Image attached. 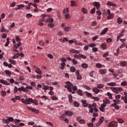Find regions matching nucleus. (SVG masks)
Returning <instances> with one entry per match:
<instances>
[{"mask_svg": "<svg viewBox=\"0 0 127 127\" xmlns=\"http://www.w3.org/2000/svg\"><path fill=\"white\" fill-rule=\"evenodd\" d=\"M43 16V17L42 18V19L39 20V25H40V26H43V24H44V23H43V21H45L46 23H47V22H49V23H52V22L54 21V20L52 18L47 19L45 20V17H47V15L45 14H44Z\"/></svg>", "mask_w": 127, "mask_h": 127, "instance_id": "obj_1", "label": "nucleus"}, {"mask_svg": "<svg viewBox=\"0 0 127 127\" xmlns=\"http://www.w3.org/2000/svg\"><path fill=\"white\" fill-rule=\"evenodd\" d=\"M21 102L25 105H31V102H32V98H26L25 100H24V99H22Z\"/></svg>", "mask_w": 127, "mask_h": 127, "instance_id": "obj_2", "label": "nucleus"}, {"mask_svg": "<svg viewBox=\"0 0 127 127\" xmlns=\"http://www.w3.org/2000/svg\"><path fill=\"white\" fill-rule=\"evenodd\" d=\"M65 84H66V85L64 86V88L68 89V92H72L73 84L71 83L70 81L66 82Z\"/></svg>", "mask_w": 127, "mask_h": 127, "instance_id": "obj_3", "label": "nucleus"}, {"mask_svg": "<svg viewBox=\"0 0 127 127\" xmlns=\"http://www.w3.org/2000/svg\"><path fill=\"white\" fill-rule=\"evenodd\" d=\"M111 90L116 94H119L121 91H123L122 87H111Z\"/></svg>", "mask_w": 127, "mask_h": 127, "instance_id": "obj_4", "label": "nucleus"}, {"mask_svg": "<svg viewBox=\"0 0 127 127\" xmlns=\"http://www.w3.org/2000/svg\"><path fill=\"white\" fill-rule=\"evenodd\" d=\"M118 127V123L112 122L109 124V127Z\"/></svg>", "mask_w": 127, "mask_h": 127, "instance_id": "obj_5", "label": "nucleus"}, {"mask_svg": "<svg viewBox=\"0 0 127 127\" xmlns=\"http://www.w3.org/2000/svg\"><path fill=\"white\" fill-rule=\"evenodd\" d=\"M93 5H94L95 7L97 8V9L99 10L100 8L101 5L100 4L99 2H94L93 3Z\"/></svg>", "mask_w": 127, "mask_h": 127, "instance_id": "obj_6", "label": "nucleus"}, {"mask_svg": "<svg viewBox=\"0 0 127 127\" xmlns=\"http://www.w3.org/2000/svg\"><path fill=\"white\" fill-rule=\"evenodd\" d=\"M69 52H70V53H74L75 54H79V53H80V52H79V51L76 50L74 49L69 50Z\"/></svg>", "mask_w": 127, "mask_h": 127, "instance_id": "obj_7", "label": "nucleus"}, {"mask_svg": "<svg viewBox=\"0 0 127 127\" xmlns=\"http://www.w3.org/2000/svg\"><path fill=\"white\" fill-rule=\"evenodd\" d=\"M65 116H68V117H72L73 116V113L71 111H66L64 113Z\"/></svg>", "mask_w": 127, "mask_h": 127, "instance_id": "obj_8", "label": "nucleus"}, {"mask_svg": "<svg viewBox=\"0 0 127 127\" xmlns=\"http://www.w3.org/2000/svg\"><path fill=\"white\" fill-rule=\"evenodd\" d=\"M81 102L82 103L83 107H84V108H87V107H88L89 105V104H88L87 103V101L86 100H82Z\"/></svg>", "mask_w": 127, "mask_h": 127, "instance_id": "obj_9", "label": "nucleus"}, {"mask_svg": "<svg viewBox=\"0 0 127 127\" xmlns=\"http://www.w3.org/2000/svg\"><path fill=\"white\" fill-rule=\"evenodd\" d=\"M107 5H110L111 6H115V7H116L117 4L114 3L111 1H109L107 2Z\"/></svg>", "mask_w": 127, "mask_h": 127, "instance_id": "obj_10", "label": "nucleus"}, {"mask_svg": "<svg viewBox=\"0 0 127 127\" xmlns=\"http://www.w3.org/2000/svg\"><path fill=\"white\" fill-rule=\"evenodd\" d=\"M127 63L125 61H123L120 63L121 66H122L123 67H126V66H127Z\"/></svg>", "mask_w": 127, "mask_h": 127, "instance_id": "obj_11", "label": "nucleus"}, {"mask_svg": "<svg viewBox=\"0 0 127 127\" xmlns=\"http://www.w3.org/2000/svg\"><path fill=\"white\" fill-rule=\"evenodd\" d=\"M103 103L105 105H109V104H110V100L109 99H108V98H105L103 100Z\"/></svg>", "mask_w": 127, "mask_h": 127, "instance_id": "obj_12", "label": "nucleus"}, {"mask_svg": "<svg viewBox=\"0 0 127 127\" xmlns=\"http://www.w3.org/2000/svg\"><path fill=\"white\" fill-rule=\"evenodd\" d=\"M28 109H29L30 111H32L33 113H35V114H38V111L35 109H33L32 108H31L30 107H28Z\"/></svg>", "mask_w": 127, "mask_h": 127, "instance_id": "obj_13", "label": "nucleus"}, {"mask_svg": "<svg viewBox=\"0 0 127 127\" xmlns=\"http://www.w3.org/2000/svg\"><path fill=\"white\" fill-rule=\"evenodd\" d=\"M81 11L85 14H87L88 13V9H86L85 7L82 8Z\"/></svg>", "mask_w": 127, "mask_h": 127, "instance_id": "obj_14", "label": "nucleus"}, {"mask_svg": "<svg viewBox=\"0 0 127 127\" xmlns=\"http://www.w3.org/2000/svg\"><path fill=\"white\" fill-rule=\"evenodd\" d=\"M108 28H105L103 31L100 33L101 35H104V34H106L107 33V32L108 31Z\"/></svg>", "mask_w": 127, "mask_h": 127, "instance_id": "obj_15", "label": "nucleus"}, {"mask_svg": "<svg viewBox=\"0 0 127 127\" xmlns=\"http://www.w3.org/2000/svg\"><path fill=\"white\" fill-rule=\"evenodd\" d=\"M92 91L95 94H98V93L100 92V90L98 89H97V88H93L92 89Z\"/></svg>", "mask_w": 127, "mask_h": 127, "instance_id": "obj_16", "label": "nucleus"}, {"mask_svg": "<svg viewBox=\"0 0 127 127\" xmlns=\"http://www.w3.org/2000/svg\"><path fill=\"white\" fill-rule=\"evenodd\" d=\"M0 83H1V84H3L4 85H8L10 84L9 83L7 82V81L3 80H1Z\"/></svg>", "mask_w": 127, "mask_h": 127, "instance_id": "obj_17", "label": "nucleus"}, {"mask_svg": "<svg viewBox=\"0 0 127 127\" xmlns=\"http://www.w3.org/2000/svg\"><path fill=\"white\" fill-rule=\"evenodd\" d=\"M68 100L69 103H72V102H73V97H72V95H68Z\"/></svg>", "mask_w": 127, "mask_h": 127, "instance_id": "obj_18", "label": "nucleus"}, {"mask_svg": "<svg viewBox=\"0 0 127 127\" xmlns=\"http://www.w3.org/2000/svg\"><path fill=\"white\" fill-rule=\"evenodd\" d=\"M70 29H71V28L69 27H65L64 28V30L65 32H68V31H69Z\"/></svg>", "mask_w": 127, "mask_h": 127, "instance_id": "obj_19", "label": "nucleus"}, {"mask_svg": "<svg viewBox=\"0 0 127 127\" xmlns=\"http://www.w3.org/2000/svg\"><path fill=\"white\" fill-rule=\"evenodd\" d=\"M121 98L124 100L125 104H127V96H122Z\"/></svg>", "mask_w": 127, "mask_h": 127, "instance_id": "obj_20", "label": "nucleus"}, {"mask_svg": "<svg viewBox=\"0 0 127 127\" xmlns=\"http://www.w3.org/2000/svg\"><path fill=\"white\" fill-rule=\"evenodd\" d=\"M117 21L119 24L123 23V20L122 19V18H121V17H118V18L117 19Z\"/></svg>", "mask_w": 127, "mask_h": 127, "instance_id": "obj_21", "label": "nucleus"}, {"mask_svg": "<svg viewBox=\"0 0 127 127\" xmlns=\"http://www.w3.org/2000/svg\"><path fill=\"white\" fill-rule=\"evenodd\" d=\"M113 17H114L113 13L109 14V15L107 16V19H112Z\"/></svg>", "mask_w": 127, "mask_h": 127, "instance_id": "obj_22", "label": "nucleus"}, {"mask_svg": "<svg viewBox=\"0 0 127 127\" xmlns=\"http://www.w3.org/2000/svg\"><path fill=\"white\" fill-rule=\"evenodd\" d=\"M2 123L3 124H6L7 125L9 124V122H8V119H2Z\"/></svg>", "mask_w": 127, "mask_h": 127, "instance_id": "obj_23", "label": "nucleus"}, {"mask_svg": "<svg viewBox=\"0 0 127 127\" xmlns=\"http://www.w3.org/2000/svg\"><path fill=\"white\" fill-rule=\"evenodd\" d=\"M100 72L102 75H104L107 73V70H106V69H101Z\"/></svg>", "mask_w": 127, "mask_h": 127, "instance_id": "obj_24", "label": "nucleus"}, {"mask_svg": "<svg viewBox=\"0 0 127 127\" xmlns=\"http://www.w3.org/2000/svg\"><path fill=\"white\" fill-rule=\"evenodd\" d=\"M107 86H116V82H111V83H107Z\"/></svg>", "mask_w": 127, "mask_h": 127, "instance_id": "obj_25", "label": "nucleus"}, {"mask_svg": "<svg viewBox=\"0 0 127 127\" xmlns=\"http://www.w3.org/2000/svg\"><path fill=\"white\" fill-rule=\"evenodd\" d=\"M35 72L37 73V74H41L42 72L40 70V68L37 67L36 69Z\"/></svg>", "mask_w": 127, "mask_h": 127, "instance_id": "obj_26", "label": "nucleus"}, {"mask_svg": "<svg viewBox=\"0 0 127 127\" xmlns=\"http://www.w3.org/2000/svg\"><path fill=\"white\" fill-rule=\"evenodd\" d=\"M83 87L84 88V89H86V90H91V87L86 85H83Z\"/></svg>", "mask_w": 127, "mask_h": 127, "instance_id": "obj_27", "label": "nucleus"}, {"mask_svg": "<svg viewBox=\"0 0 127 127\" xmlns=\"http://www.w3.org/2000/svg\"><path fill=\"white\" fill-rule=\"evenodd\" d=\"M9 62H10V63H11V64H12L13 65H15V64H16V63L15 62V61L11 59H10L9 60Z\"/></svg>", "mask_w": 127, "mask_h": 127, "instance_id": "obj_28", "label": "nucleus"}, {"mask_svg": "<svg viewBox=\"0 0 127 127\" xmlns=\"http://www.w3.org/2000/svg\"><path fill=\"white\" fill-rule=\"evenodd\" d=\"M97 88H98V89H103V88H104V84H98Z\"/></svg>", "mask_w": 127, "mask_h": 127, "instance_id": "obj_29", "label": "nucleus"}, {"mask_svg": "<svg viewBox=\"0 0 127 127\" xmlns=\"http://www.w3.org/2000/svg\"><path fill=\"white\" fill-rule=\"evenodd\" d=\"M31 103H33V104H34V105H36V106H37V105H38V103L37 102V101H36V100H34L32 99V102Z\"/></svg>", "mask_w": 127, "mask_h": 127, "instance_id": "obj_30", "label": "nucleus"}, {"mask_svg": "<svg viewBox=\"0 0 127 127\" xmlns=\"http://www.w3.org/2000/svg\"><path fill=\"white\" fill-rule=\"evenodd\" d=\"M101 47H102V48L103 49H106V48H107V45L104 43L102 44L101 45Z\"/></svg>", "mask_w": 127, "mask_h": 127, "instance_id": "obj_31", "label": "nucleus"}, {"mask_svg": "<svg viewBox=\"0 0 127 127\" xmlns=\"http://www.w3.org/2000/svg\"><path fill=\"white\" fill-rule=\"evenodd\" d=\"M5 73L6 75H8V76H10V75H11V72H10V71L9 70H5Z\"/></svg>", "mask_w": 127, "mask_h": 127, "instance_id": "obj_32", "label": "nucleus"}, {"mask_svg": "<svg viewBox=\"0 0 127 127\" xmlns=\"http://www.w3.org/2000/svg\"><path fill=\"white\" fill-rule=\"evenodd\" d=\"M70 72H75L76 71V68H75V67L73 66H71L70 67Z\"/></svg>", "mask_w": 127, "mask_h": 127, "instance_id": "obj_33", "label": "nucleus"}, {"mask_svg": "<svg viewBox=\"0 0 127 127\" xmlns=\"http://www.w3.org/2000/svg\"><path fill=\"white\" fill-rule=\"evenodd\" d=\"M104 117H102L99 119V122L100 124H103V123H104Z\"/></svg>", "mask_w": 127, "mask_h": 127, "instance_id": "obj_34", "label": "nucleus"}, {"mask_svg": "<svg viewBox=\"0 0 127 127\" xmlns=\"http://www.w3.org/2000/svg\"><path fill=\"white\" fill-rule=\"evenodd\" d=\"M24 4H19L18 5V9H21L22 7H24Z\"/></svg>", "mask_w": 127, "mask_h": 127, "instance_id": "obj_35", "label": "nucleus"}, {"mask_svg": "<svg viewBox=\"0 0 127 127\" xmlns=\"http://www.w3.org/2000/svg\"><path fill=\"white\" fill-rule=\"evenodd\" d=\"M123 35L122 34H120L118 35V36H117V41H119L120 40V38H121V37H123Z\"/></svg>", "mask_w": 127, "mask_h": 127, "instance_id": "obj_36", "label": "nucleus"}, {"mask_svg": "<svg viewBox=\"0 0 127 127\" xmlns=\"http://www.w3.org/2000/svg\"><path fill=\"white\" fill-rule=\"evenodd\" d=\"M74 107H76V108H78V107H80V104L78 102H75L74 103Z\"/></svg>", "mask_w": 127, "mask_h": 127, "instance_id": "obj_37", "label": "nucleus"}, {"mask_svg": "<svg viewBox=\"0 0 127 127\" xmlns=\"http://www.w3.org/2000/svg\"><path fill=\"white\" fill-rule=\"evenodd\" d=\"M77 94L79 95V96H83V93H82V90L79 89L77 90Z\"/></svg>", "mask_w": 127, "mask_h": 127, "instance_id": "obj_38", "label": "nucleus"}, {"mask_svg": "<svg viewBox=\"0 0 127 127\" xmlns=\"http://www.w3.org/2000/svg\"><path fill=\"white\" fill-rule=\"evenodd\" d=\"M1 95L3 97H5V95H6V92H5V91H2L1 92Z\"/></svg>", "mask_w": 127, "mask_h": 127, "instance_id": "obj_39", "label": "nucleus"}, {"mask_svg": "<svg viewBox=\"0 0 127 127\" xmlns=\"http://www.w3.org/2000/svg\"><path fill=\"white\" fill-rule=\"evenodd\" d=\"M117 121L120 124H123V123H124V120L122 119L118 118Z\"/></svg>", "mask_w": 127, "mask_h": 127, "instance_id": "obj_40", "label": "nucleus"}, {"mask_svg": "<svg viewBox=\"0 0 127 127\" xmlns=\"http://www.w3.org/2000/svg\"><path fill=\"white\" fill-rule=\"evenodd\" d=\"M65 41L66 42H67V41H69V40H68V38H64V39L62 40V41H61V42H62L63 43H64Z\"/></svg>", "mask_w": 127, "mask_h": 127, "instance_id": "obj_41", "label": "nucleus"}, {"mask_svg": "<svg viewBox=\"0 0 127 127\" xmlns=\"http://www.w3.org/2000/svg\"><path fill=\"white\" fill-rule=\"evenodd\" d=\"M74 58H75V59H81V58H80V56H78L76 54L74 55Z\"/></svg>", "mask_w": 127, "mask_h": 127, "instance_id": "obj_42", "label": "nucleus"}, {"mask_svg": "<svg viewBox=\"0 0 127 127\" xmlns=\"http://www.w3.org/2000/svg\"><path fill=\"white\" fill-rule=\"evenodd\" d=\"M96 44H94V43H92V44H88V46H89V47H95V46H96Z\"/></svg>", "mask_w": 127, "mask_h": 127, "instance_id": "obj_43", "label": "nucleus"}, {"mask_svg": "<svg viewBox=\"0 0 127 127\" xmlns=\"http://www.w3.org/2000/svg\"><path fill=\"white\" fill-rule=\"evenodd\" d=\"M8 119V121L9 122V123H10V122H13V118L12 117H9Z\"/></svg>", "mask_w": 127, "mask_h": 127, "instance_id": "obj_44", "label": "nucleus"}, {"mask_svg": "<svg viewBox=\"0 0 127 127\" xmlns=\"http://www.w3.org/2000/svg\"><path fill=\"white\" fill-rule=\"evenodd\" d=\"M112 41H113V40L112 39H111V38H108L106 40V42L108 43H111V42H112Z\"/></svg>", "mask_w": 127, "mask_h": 127, "instance_id": "obj_45", "label": "nucleus"}, {"mask_svg": "<svg viewBox=\"0 0 127 127\" xmlns=\"http://www.w3.org/2000/svg\"><path fill=\"white\" fill-rule=\"evenodd\" d=\"M79 57H81V58H82V59H86L87 58V57H86L85 56H84L81 54H79Z\"/></svg>", "mask_w": 127, "mask_h": 127, "instance_id": "obj_46", "label": "nucleus"}, {"mask_svg": "<svg viewBox=\"0 0 127 127\" xmlns=\"http://www.w3.org/2000/svg\"><path fill=\"white\" fill-rule=\"evenodd\" d=\"M96 66L97 67V68H101L102 64H101L97 63L96 64Z\"/></svg>", "mask_w": 127, "mask_h": 127, "instance_id": "obj_47", "label": "nucleus"}, {"mask_svg": "<svg viewBox=\"0 0 127 127\" xmlns=\"http://www.w3.org/2000/svg\"><path fill=\"white\" fill-rule=\"evenodd\" d=\"M81 66L83 68H88V64H83Z\"/></svg>", "mask_w": 127, "mask_h": 127, "instance_id": "obj_48", "label": "nucleus"}, {"mask_svg": "<svg viewBox=\"0 0 127 127\" xmlns=\"http://www.w3.org/2000/svg\"><path fill=\"white\" fill-rule=\"evenodd\" d=\"M121 86H127V81H123L121 83Z\"/></svg>", "mask_w": 127, "mask_h": 127, "instance_id": "obj_49", "label": "nucleus"}, {"mask_svg": "<svg viewBox=\"0 0 127 127\" xmlns=\"http://www.w3.org/2000/svg\"><path fill=\"white\" fill-rule=\"evenodd\" d=\"M27 18H30V17H32V14L30 13H28L26 15Z\"/></svg>", "mask_w": 127, "mask_h": 127, "instance_id": "obj_50", "label": "nucleus"}, {"mask_svg": "<svg viewBox=\"0 0 127 127\" xmlns=\"http://www.w3.org/2000/svg\"><path fill=\"white\" fill-rule=\"evenodd\" d=\"M46 124H47V125H49V126H51V127H54V124L51 122H47Z\"/></svg>", "mask_w": 127, "mask_h": 127, "instance_id": "obj_51", "label": "nucleus"}, {"mask_svg": "<svg viewBox=\"0 0 127 127\" xmlns=\"http://www.w3.org/2000/svg\"><path fill=\"white\" fill-rule=\"evenodd\" d=\"M95 11H96V8H93L90 11V13L92 14L95 13Z\"/></svg>", "mask_w": 127, "mask_h": 127, "instance_id": "obj_52", "label": "nucleus"}, {"mask_svg": "<svg viewBox=\"0 0 127 127\" xmlns=\"http://www.w3.org/2000/svg\"><path fill=\"white\" fill-rule=\"evenodd\" d=\"M14 122L15 123V124H19L20 123V120L18 119H15L14 120Z\"/></svg>", "mask_w": 127, "mask_h": 127, "instance_id": "obj_53", "label": "nucleus"}, {"mask_svg": "<svg viewBox=\"0 0 127 127\" xmlns=\"http://www.w3.org/2000/svg\"><path fill=\"white\" fill-rule=\"evenodd\" d=\"M69 11V8H66L64 9L63 11L64 13H66V12H68Z\"/></svg>", "mask_w": 127, "mask_h": 127, "instance_id": "obj_54", "label": "nucleus"}, {"mask_svg": "<svg viewBox=\"0 0 127 127\" xmlns=\"http://www.w3.org/2000/svg\"><path fill=\"white\" fill-rule=\"evenodd\" d=\"M70 18V15L68 13H66L65 14V19H67V18Z\"/></svg>", "mask_w": 127, "mask_h": 127, "instance_id": "obj_55", "label": "nucleus"}, {"mask_svg": "<svg viewBox=\"0 0 127 127\" xmlns=\"http://www.w3.org/2000/svg\"><path fill=\"white\" fill-rule=\"evenodd\" d=\"M92 51H93V52H97L98 51V48H96V47H94L92 48Z\"/></svg>", "mask_w": 127, "mask_h": 127, "instance_id": "obj_56", "label": "nucleus"}, {"mask_svg": "<svg viewBox=\"0 0 127 127\" xmlns=\"http://www.w3.org/2000/svg\"><path fill=\"white\" fill-rule=\"evenodd\" d=\"M51 99H52V100H54L55 101L58 100V98H57V97H56V96H52L51 97Z\"/></svg>", "mask_w": 127, "mask_h": 127, "instance_id": "obj_57", "label": "nucleus"}, {"mask_svg": "<svg viewBox=\"0 0 127 127\" xmlns=\"http://www.w3.org/2000/svg\"><path fill=\"white\" fill-rule=\"evenodd\" d=\"M15 39H16V41H17V42H20V38H19V37L16 36V37H15Z\"/></svg>", "mask_w": 127, "mask_h": 127, "instance_id": "obj_58", "label": "nucleus"}, {"mask_svg": "<svg viewBox=\"0 0 127 127\" xmlns=\"http://www.w3.org/2000/svg\"><path fill=\"white\" fill-rule=\"evenodd\" d=\"M85 93L87 97H92V94H91L90 93H89L88 92H85Z\"/></svg>", "mask_w": 127, "mask_h": 127, "instance_id": "obj_59", "label": "nucleus"}, {"mask_svg": "<svg viewBox=\"0 0 127 127\" xmlns=\"http://www.w3.org/2000/svg\"><path fill=\"white\" fill-rule=\"evenodd\" d=\"M10 125L11 127H19V125H18L17 124H16V125H14L13 124H10Z\"/></svg>", "mask_w": 127, "mask_h": 127, "instance_id": "obj_60", "label": "nucleus"}, {"mask_svg": "<svg viewBox=\"0 0 127 127\" xmlns=\"http://www.w3.org/2000/svg\"><path fill=\"white\" fill-rule=\"evenodd\" d=\"M116 100H120L121 99V95H118L115 97Z\"/></svg>", "mask_w": 127, "mask_h": 127, "instance_id": "obj_61", "label": "nucleus"}, {"mask_svg": "<svg viewBox=\"0 0 127 127\" xmlns=\"http://www.w3.org/2000/svg\"><path fill=\"white\" fill-rule=\"evenodd\" d=\"M21 90L23 92H27V90L26 88H24V87H21Z\"/></svg>", "mask_w": 127, "mask_h": 127, "instance_id": "obj_62", "label": "nucleus"}, {"mask_svg": "<svg viewBox=\"0 0 127 127\" xmlns=\"http://www.w3.org/2000/svg\"><path fill=\"white\" fill-rule=\"evenodd\" d=\"M17 91H18L17 87L16 86H15L14 87V94H16V93H17Z\"/></svg>", "mask_w": 127, "mask_h": 127, "instance_id": "obj_63", "label": "nucleus"}, {"mask_svg": "<svg viewBox=\"0 0 127 127\" xmlns=\"http://www.w3.org/2000/svg\"><path fill=\"white\" fill-rule=\"evenodd\" d=\"M48 57L49 58H50V59H53V56H52V55H51V54H49L48 55Z\"/></svg>", "mask_w": 127, "mask_h": 127, "instance_id": "obj_64", "label": "nucleus"}]
</instances>
